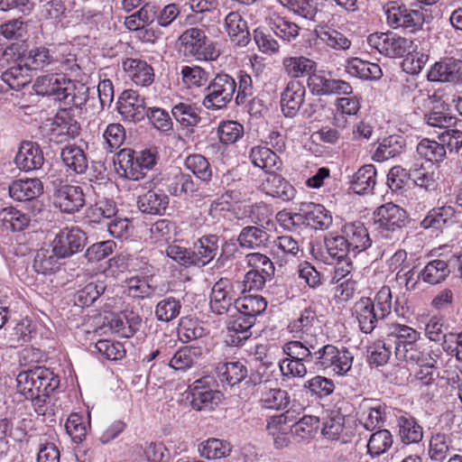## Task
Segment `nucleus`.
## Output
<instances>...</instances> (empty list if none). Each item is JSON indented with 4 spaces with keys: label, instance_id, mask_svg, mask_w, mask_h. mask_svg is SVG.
<instances>
[{
    "label": "nucleus",
    "instance_id": "f257e3e1",
    "mask_svg": "<svg viewBox=\"0 0 462 462\" xmlns=\"http://www.w3.org/2000/svg\"><path fill=\"white\" fill-rule=\"evenodd\" d=\"M37 95L53 97L75 106L84 105L88 100V88L80 84L77 88L64 74L51 73L38 77L34 83Z\"/></svg>",
    "mask_w": 462,
    "mask_h": 462
},
{
    "label": "nucleus",
    "instance_id": "f03ea898",
    "mask_svg": "<svg viewBox=\"0 0 462 462\" xmlns=\"http://www.w3.org/2000/svg\"><path fill=\"white\" fill-rule=\"evenodd\" d=\"M16 383L21 394L40 404L44 402L46 398L59 387L60 379L50 369L35 366L20 372L17 374Z\"/></svg>",
    "mask_w": 462,
    "mask_h": 462
},
{
    "label": "nucleus",
    "instance_id": "7ed1b4c3",
    "mask_svg": "<svg viewBox=\"0 0 462 462\" xmlns=\"http://www.w3.org/2000/svg\"><path fill=\"white\" fill-rule=\"evenodd\" d=\"M313 364L322 370H329L338 376L346 375L350 371L354 356L345 348H338L328 344L314 351Z\"/></svg>",
    "mask_w": 462,
    "mask_h": 462
},
{
    "label": "nucleus",
    "instance_id": "20e7f679",
    "mask_svg": "<svg viewBox=\"0 0 462 462\" xmlns=\"http://www.w3.org/2000/svg\"><path fill=\"white\" fill-rule=\"evenodd\" d=\"M407 219L406 211L392 202L383 204L374 212V224L378 235L386 239L397 238Z\"/></svg>",
    "mask_w": 462,
    "mask_h": 462
},
{
    "label": "nucleus",
    "instance_id": "39448f33",
    "mask_svg": "<svg viewBox=\"0 0 462 462\" xmlns=\"http://www.w3.org/2000/svg\"><path fill=\"white\" fill-rule=\"evenodd\" d=\"M205 32L197 27L185 30L179 37V42L185 56L197 60H216L220 51L214 43L207 44Z\"/></svg>",
    "mask_w": 462,
    "mask_h": 462
},
{
    "label": "nucleus",
    "instance_id": "423d86ee",
    "mask_svg": "<svg viewBox=\"0 0 462 462\" xmlns=\"http://www.w3.org/2000/svg\"><path fill=\"white\" fill-rule=\"evenodd\" d=\"M370 47L389 58H401L416 52L417 44L411 39L402 37L394 32L370 34L367 38Z\"/></svg>",
    "mask_w": 462,
    "mask_h": 462
},
{
    "label": "nucleus",
    "instance_id": "0eeeda50",
    "mask_svg": "<svg viewBox=\"0 0 462 462\" xmlns=\"http://www.w3.org/2000/svg\"><path fill=\"white\" fill-rule=\"evenodd\" d=\"M237 85L233 77L226 73H218L208 84V94L203 105L208 109H222L233 99Z\"/></svg>",
    "mask_w": 462,
    "mask_h": 462
},
{
    "label": "nucleus",
    "instance_id": "6e6552de",
    "mask_svg": "<svg viewBox=\"0 0 462 462\" xmlns=\"http://www.w3.org/2000/svg\"><path fill=\"white\" fill-rule=\"evenodd\" d=\"M383 9L387 23L393 29L402 28L414 32L424 23L422 11L408 8L400 0L388 2Z\"/></svg>",
    "mask_w": 462,
    "mask_h": 462
},
{
    "label": "nucleus",
    "instance_id": "1a4fd4ad",
    "mask_svg": "<svg viewBox=\"0 0 462 462\" xmlns=\"http://www.w3.org/2000/svg\"><path fill=\"white\" fill-rule=\"evenodd\" d=\"M9 196L16 201L32 202L34 215L42 210L43 204L37 199L43 193V184L37 178L18 179L13 180L8 188Z\"/></svg>",
    "mask_w": 462,
    "mask_h": 462
},
{
    "label": "nucleus",
    "instance_id": "9d476101",
    "mask_svg": "<svg viewBox=\"0 0 462 462\" xmlns=\"http://www.w3.org/2000/svg\"><path fill=\"white\" fill-rule=\"evenodd\" d=\"M240 291H242L241 282H232L228 279L217 281L214 284L210 294L211 310L217 315L227 312L237 300Z\"/></svg>",
    "mask_w": 462,
    "mask_h": 462
},
{
    "label": "nucleus",
    "instance_id": "9b49d317",
    "mask_svg": "<svg viewBox=\"0 0 462 462\" xmlns=\"http://www.w3.org/2000/svg\"><path fill=\"white\" fill-rule=\"evenodd\" d=\"M307 85L312 94L318 96L346 95L353 93L352 86L343 79L328 78L321 72H312Z\"/></svg>",
    "mask_w": 462,
    "mask_h": 462
},
{
    "label": "nucleus",
    "instance_id": "f8f14e48",
    "mask_svg": "<svg viewBox=\"0 0 462 462\" xmlns=\"http://www.w3.org/2000/svg\"><path fill=\"white\" fill-rule=\"evenodd\" d=\"M53 203L64 213L78 212L86 203L83 189L79 186L60 183L54 190Z\"/></svg>",
    "mask_w": 462,
    "mask_h": 462
},
{
    "label": "nucleus",
    "instance_id": "ddd939ff",
    "mask_svg": "<svg viewBox=\"0 0 462 462\" xmlns=\"http://www.w3.org/2000/svg\"><path fill=\"white\" fill-rule=\"evenodd\" d=\"M254 323V319L235 308L234 312L230 314L226 321L227 335L226 342L230 346L243 345L251 337V328Z\"/></svg>",
    "mask_w": 462,
    "mask_h": 462
},
{
    "label": "nucleus",
    "instance_id": "4468645a",
    "mask_svg": "<svg viewBox=\"0 0 462 462\" xmlns=\"http://www.w3.org/2000/svg\"><path fill=\"white\" fill-rule=\"evenodd\" d=\"M86 241L87 236L82 230L78 227H66L55 236L51 245L56 248L58 254L68 258L82 251Z\"/></svg>",
    "mask_w": 462,
    "mask_h": 462
},
{
    "label": "nucleus",
    "instance_id": "2eb2a0df",
    "mask_svg": "<svg viewBox=\"0 0 462 462\" xmlns=\"http://www.w3.org/2000/svg\"><path fill=\"white\" fill-rule=\"evenodd\" d=\"M144 98L133 89L122 92L117 101V111L127 122H140L146 114Z\"/></svg>",
    "mask_w": 462,
    "mask_h": 462
},
{
    "label": "nucleus",
    "instance_id": "dca6fc26",
    "mask_svg": "<svg viewBox=\"0 0 462 462\" xmlns=\"http://www.w3.org/2000/svg\"><path fill=\"white\" fill-rule=\"evenodd\" d=\"M292 407L280 415L272 416L267 420L266 430L273 439L274 446L277 448L287 447L290 443V433H291V423L295 420L293 415L295 410Z\"/></svg>",
    "mask_w": 462,
    "mask_h": 462
},
{
    "label": "nucleus",
    "instance_id": "f3484780",
    "mask_svg": "<svg viewBox=\"0 0 462 462\" xmlns=\"http://www.w3.org/2000/svg\"><path fill=\"white\" fill-rule=\"evenodd\" d=\"M427 78L433 82H462V60L446 58L434 63L428 72Z\"/></svg>",
    "mask_w": 462,
    "mask_h": 462
},
{
    "label": "nucleus",
    "instance_id": "a211bd4d",
    "mask_svg": "<svg viewBox=\"0 0 462 462\" xmlns=\"http://www.w3.org/2000/svg\"><path fill=\"white\" fill-rule=\"evenodd\" d=\"M306 88L297 80H290L281 96V106L286 117L297 115L305 101Z\"/></svg>",
    "mask_w": 462,
    "mask_h": 462
},
{
    "label": "nucleus",
    "instance_id": "6ab92c4d",
    "mask_svg": "<svg viewBox=\"0 0 462 462\" xmlns=\"http://www.w3.org/2000/svg\"><path fill=\"white\" fill-rule=\"evenodd\" d=\"M462 211H457L452 206L432 208L421 220L420 226L424 229L438 231L461 220Z\"/></svg>",
    "mask_w": 462,
    "mask_h": 462
},
{
    "label": "nucleus",
    "instance_id": "aec40b11",
    "mask_svg": "<svg viewBox=\"0 0 462 462\" xmlns=\"http://www.w3.org/2000/svg\"><path fill=\"white\" fill-rule=\"evenodd\" d=\"M288 328L295 337L313 339L312 337L319 328V320L315 310L311 307L304 309L297 318L290 322Z\"/></svg>",
    "mask_w": 462,
    "mask_h": 462
},
{
    "label": "nucleus",
    "instance_id": "412c9836",
    "mask_svg": "<svg viewBox=\"0 0 462 462\" xmlns=\"http://www.w3.org/2000/svg\"><path fill=\"white\" fill-rule=\"evenodd\" d=\"M16 166L23 171L41 169L44 162L43 152L40 145L33 142H23L15 155Z\"/></svg>",
    "mask_w": 462,
    "mask_h": 462
},
{
    "label": "nucleus",
    "instance_id": "4be33fe9",
    "mask_svg": "<svg viewBox=\"0 0 462 462\" xmlns=\"http://www.w3.org/2000/svg\"><path fill=\"white\" fill-rule=\"evenodd\" d=\"M354 314L358 322L359 328L364 333H371L378 321L384 318L378 315L371 298L362 297L354 305Z\"/></svg>",
    "mask_w": 462,
    "mask_h": 462
},
{
    "label": "nucleus",
    "instance_id": "5701e85b",
    "mask_svg": "<svg viewBox=\"0 0 462 462\" xmlns=\"http://www.w3.org/2000/svg\"><path fill=\"white\" fill-rule=\"evenodd\" d=\"M341 234L354 254L363 252L372 245L368 230L361 221L346 223L341 228Z\"/></svg>",
    "mask_w": 462,
    "mask_h": 462
},
{
    "label": "nucleus",
    "instance_id": "b1692460",
    "mask_svg": "<svg viewBox=\"0 0 462 462\" xmlns=\"http://www.w3.org/2000/svg\"><path fill=\"white\" fill-rule=\"evenodd\" d=\"M261 187L267 195L283 201L291 200L296 195L295 188L276 171L267 173Z\"/></svg>",
    "mask_w": 462,
    "mask_h": 462
},
{
    "label": "nucleus",
    "instance_id": "393cba45",
    "mask_svg": "<svg viewBox=\"0 0 462 462\" xmlns=\"http://www.w3.org/2000/svg\"><path fill=\"white\" fill-rule=\"evenodd\" d=\"M317 63L303 55L286 56L282 60V69L288 77L296 79L303 77L310 78L316 71Z\"/></svg>",
    "mask_w": 462,
    "mask_h": 462
},
{
    "label": "nucleus",
    "instance_id": "a878e982",
    "mask_svg": "<svg viewBox=\"0 0 462 462\" xmlns=\"http://www.w3.org/2000/svg\"><path fill=\"white\" fill-rule=\"evenodd\" d=\"M206 380L207 378L197 380L191 389V405L198 411L213 410L222 399L220 392L206 389L204 387V382Z\"/></svg>",
    "mask_w": 462,
    "mask_h": 462
},
{
    "label": "nucleus",
    "instance_id": "bb28decb",
    "mask_svg": "<svg viewBox=\"0 0 462 462\" xmlns=\"http://www.w3.org/2000/svg\"><path fill=\"white\" fill-rule=\"evenodd\" d=\"M300 211L308 225L315 229L325 230L332 225L333 218L331 213L320 204L312 202L302 203Z\"/></svg>",
    "mask_w": 462,
    "mask_h": 462
},
{
    "label": "nucleus",
    "instance_id": "cd10ccee",
    "mask_svg": "<svg viewBox=\"0 0 462 462\" xmlns=\"http://www.w3.org/2000/svg\"><path fill=\"white\" fill-rule=\"evenodd\" d=\"M409 171L410 178L418 187L426 190H435L437 189L440 172L434 163H430L427 166L423 164L419 166L415 163Z\"/></svg>",
    "mask_w": 462,
    "mask_h": 462
},
{
    "label": "nucleus",
    "instance_id": "c85d7f7f",
    "mask_svg": "<svg viewBox=\"0 0 462 462\" xmlns=\"http://www.w3.org/2000/svg\"><path fill=\"white\" fill-rule=\"evenodd\" d=\"M123 68L131 79L139 86H150L154 80V71L151 65L140 59H126Z\"/></svg>",
    "mask_w": 462,
    "mask_h": 462
},
{
    "label": "nucleus",
    "instance_id": "c756f323",
    "mask_svg": "<svg viewBox=\"0 0 462 462\" xmlns=\"http://www.w3.org/2000/svg\"><path fill=\"white\" fill-rule=\"evenodd\" d=\"M225 28L231 41L238 46H246L250 33L246 21L237 12H230L225 18Z\"/></svg>",
    "mask_w": 462,
    "mask_h": 462
},
{
    "label": "nucleus",
    "instance_id": "7c9ffc66",
    "mask_svg": "<svg viewBox=\"0 0 462 462\" xmlns=\"http://www.w3.org/2000/svg\"><path fill=\"white\" fill-rule=\"evenodd\" d=\"M218 238L216 236H205L194 244V251L191 252L193 265L205 266L209 263L217 254Z\"/></svg>",
    "mask_w": 462,
    "mask_h": 462
},
{
    "label": "nucleus",
    "instance_id": "2f4dec72",
    "mask_svg": "<svg viewBox=\"0 0 462 462\" xmlns=\"http://www.w3.org/2000/svg\"><path fill=\"white\" fill-rule=\"evenodd\" d=\"M203 355V349L199 346H188L177 350L171 359L168 358V365L176 370L185 372L193 367Z\"/></svg>",
    "mask_w": 462,
    "mask_h": 462
},
{
    "label": "nucleus",
    "instance_id": "473e14b6",
    "mask_svg": "<svg viewBox=\"0 0 462 462\" xmlns=\"http://www.w3.org/2000/svg\"><path fill=\"white\" fill-rule=\"evenodd\" d=\"M317 38L327 47L345 51L350 49L352 42L343 32L328 25H319L315 29Z\"/></svg>",
    "mask_w": 462,
    "mask_h": 462
},
{
    "label": "nucleus",
    "instance_id": "72a5a7b5",
    "mask_svg": "<svg viewBox=\"0 0 462 462\" xmlns=\"http://www.w3.org/2000/svg\"><path fill=\"white\" fill-rule=\"evenodd\" d=\"M251 162L266 173L276 171L282 168L280 157L265 146H254L249 153Z\"/></svg>",
    "mask_w": 462,
    "mask_h": 462
},
{
    "label": "nucleus",
    "instance_id": "f704fd0d",
    "mask_svg": "<svg viewBox=\"0 0 462 462\" xmlns=\"http://www.w3.org/2000/svg\"><path fill=\"white\" fill-rule=\"evenodd\" d=\"M169 204L168 196L161 190H149L139 196L137 200L138 208L146 214L162 215Z\"/></svg>",
    "mask_w": 462,
    "mask_h": 462
},
{
    "label": "nucleus",
    "instance_id": "c9c22d12",
    "mask_svg": "<svg viewBox=\"0 0 462 462\" xmlns=\"http://www.w3.org/2000/svg\"><path fill=\"white\" fill-rule=\"evenodd\" d=\"M346 71L352 77L365 80H376L383 75L378 64L359 58L348 59L346 64Z\"/></svg>",
    "mask_w": 462,
    "mask_h": 462
},
{
    "label": "nucleus",
    "instance_id": "e433bc0d",
    "mask_svg": "<svg viewBox=\"0 0 462 462\" xmlns=\"http://www.w3.org/2000/svg\"><path fill=\"white\" fill-rule=\"evenodd\" d=\"M59 60L57 55L51 53L44 46L33 47L27 51L22 57L21 61L30 71L42 69L45 67L55 63Z\"/></svg>",
    "mask_w": 462,
    "mask_h": 462
},
{
    "label": "nucleus",
    "instance_id": "4c0bfd02",
    "mask_svg": "<svg viewBox=\"0 0 462 462\" xmlns=\"http://www.w3.org/2000/svg\"><path fill=\"white\" fill-rule=\"evenodd\" d=\"M376 184V169L372 164L362 166L352 177L351 189L358 195L370 194Z\"/></svg>",
    "mask_w": 462,
    "mask_h": 462
},
{
    "label": "nucleus",
    "instance_id": "58836bf2",
    "mask_svg": "<svg viewBox=\"0 0 462 462\" xmlns=\"http://www.w3.org/2000/svg\"><path fill=\"white\" fill-rule=\"evenodd\" d=\"M399 437L403 444H416L423 438L422 427L411 415H402L397 419Z\"/></svg>",
    "mask_w": 462,
    "mask_h": 462
},
{
    "label": "nucleus",
    "instance_id": "ea45409f",
    "mask_svg": "<svg viewBox=\"0 0 462 462\" xmlns=\"http://www.w3.org/2000/svg\"><path fill=\"white\" fill-rule=\"evenodd\" d=\"M360 100L356 97H338L335 100L333 124L344 129L347 121L346 116H356L360 110Z\"/></svg>",
    "mask_w": 462,
    "mask_h": 462
},
{
    "label": "nucleus",
    "instance_id": "a19ab883",
    "mask_svg": "<svg viewBox=\"0 0 462 462\" xmlns=\"http://www.w3.org/2000/svg\"><path fill=\"white\" fill-rule=\"evenodd\" d=\"M61 259H65L62 255L58 254L56 248H42L37 252L34 258L33 268L37 273L48 274L59 270Z\"/></svg>",
    "mask_w": 462,
    "mask_h": 462
},
{
    "label": "nucleus",
    "instance_id": "79ce46f5",
    "mask_svg": "<svg viewBox=\"0 0 462 462\" xmlns=\"http://www.w3.org/2000/svg\"><path fill=\"white\" fill-rule=\"evenodd\" d=\"M453 450L452 440L445 433L433 434L429 441L428 456L432 462H444Z\"/></svg>",
    "mask_w": 462,
    "mask_h": 462
},
{
    "label": "nucleus",
    "instance_id": "37998d69",
    "mask_svg": "<svg viewBox=\"0 0 462 462\" xmlns=\"http://www.w3.org/2000/svg\"><path fill=\"white\" fill-rule=\"evenodd\" d=\"M269 236V234L263 228L248 226L241 230L237 241L242 248L258 249L265 246Z\"/></svg>",
    "mask_w": 462,
    "mask_h": 462
},
{
    "label": "nucleus",
    "instance_id": "c03bdc74",
    "mask_svg": "<svg viewBox=\"0 0 462 462\" xmlns=\"http://www.w3.org/2000/svg\"><path fill=\"white\" fill-rule=\"evenodd\" d=\"M60 156L64 164L78 174L84 173L88 169V158L80 147L75 145L65 146Z\"/></svg>",
    "mask_w": 462,
    "mask_h": 462
},
{
    "label": "nucleus",
    "instance_id": "a18cd8bd",
    "mask_svg": "<svg viewBox=\"0 0 462 462\" xmlns=\"http://www.w3.org/2000/svg\"><path fill=\"white\" fill-rule=\"evenodd\" d=\"M1 79L8 88L17 91L31 82L32 75L24 65L18 64L3 72Z\"/></svg>",
    "mask_w": 462,
    "mask_h": 462
},
{
    "label": "nucleus",
    "instance_id": "49530a36",
    "mask_svg": "<svg viewBox=\"0 0 462 462\" xmlns=\"http://www.w3.org/2000/svg\"><path fill=\"white\" fill-rule=\"evenodd\" d=\"M404 150L403 139L401 136L391 135L384 138L373 154L376 162H383L401 154Z\"/></svg>",
    "mask_w": 462,
    "mask_h": 462
},
{
    "label": "nucleus",
    "instance_id": "de8ad7c7",
    "mask_svg": "<svg viewBox=\"0 0 462 462\" xmlns=\"http://www.w3.org/2000/svg\"><path fill=\"white\" fill-rule=\"evenodd\" d=\"M448 263L436 259L429 262L420 271V279L430 284H438L443 282L449 274Z\"/></svg>",
    "mask_w": 462,
    "mask_h": 462
},
{
    "label": "nucleus",
    "instance_id": "09e8293b",
    "mask_svg": "<svg viewBox=\"0 0 462 462\" xmlns=\"http://www.w3.org/2000/svg\"><path fill=\"white\" fill-rule=\"evenodd\" d=\"M235 308L255 319L266 310L267 301L259 294H249L237 298Z\"/></svg>",
    "mask_w": 462,
    "mask_h": 462
},
{
    "label": "nucleus",
    "instance_id": "8fccbe9b",
    "mask_svg": "<svg viewBox=\"0 0 462 462\" xmlns=\"http://www.w3.org/2000/svg\"><path fill=\"white\" fill-rule=\"evenodd\" d=\"M303 340L305 344L298 340L288 342L284 345L283 351L290 358L313 363V360H315L314 352L312 353V349L315 347L314 339L306 338Z\"/></svg>",
    "mask_w": 462,
    "mask_h": 462
},
{
    "label": "nucleus",
    "instance_id": "3c124183",
    "mask_svg": "<svg viewBox=\"0 0 462 462\" xmlns=\"http://www.w3.org/2000/svg\"><path fill=\"white\" fill-rule=\"evenodd\" d=\"M388 337L394 339L395 348L402 345L405 346L415 344L420 337V332L414 328L397 323L388 325Z\"/></svg>",
    "mask_w": 462,
    "mask_h": 462
},
{
    "label": "nucleus",
    "instance_id": "603ef678",
    "mask_svg": "<svg viewBox=\"0 0 462 462\" xmlns=\"http://www.w3.org/2000/svg\"><path fill=\"white\" fill-rule=\"evenodd\" d=\"M198 451L207 459H218L225 457L231 452L229 443L219 439H208L198 446Z\"/></svg>",
    "mask_w": 462,
    "mask_h": 462
},
{
    "label": "nucleus",
    "instance_id": "864d4df0",
    "mask_svg": "<svg viewBox=\"0 0 462 462\" xmlns=\"http://www.w3.org/2000/svg\"><path fill=\"white\" fill-rule=\"evenodd\" d=\"M184 166L201 181L209 182L211 180L212 168L208 159L203 155L199 153L189 155L185 159Z\"/></svg>",
    "mask_w": 462,
    "mask_h": 462
},
{
    "label": "nucleus",
    "instance_id": "5fc2aeb1",
    "mask_svg": "<svg viewBox=\"0 0 462 462\" xmlns=\"http://www.w3.org/2000/svg\"><path fill=\"white\" fill-rule=\"evenodd\" d=\"M269 25L274 34L285 42H290L299 36V25L283 17L278 15L272 16Z\"/></svg>",
    "mask_w": 462,
    "mask_h": 462
},
{
    "label": "nucleus",
    "instance_id": "6e6d98bb",
    "mask_svg": "<svg viewBox=\"0 0 462 462\" xmlns=\"http://www.w3.org/2000/svg\"><path fill=\"white\" fill-rule=\"evenodd\" d=\"M181 83L187 88H198L207 84L208 72L197 65H185L180 69Z\"/></svg>",
    "mask_w": 462,
    "mask_h": 462
},
{
    "label": "nucleus",
    "instance_id": "4d7b16f0",
    "mask_svg": "<svg viewBox=\"0 0 462 462\" xmlns=\"http://www.w3.org/2000/svg\"><path fill=\"white\" fill-rule=\"evenodd\" d=\"M173 117L184 126H195L200 121L199 109L192 104L180 102L172 106Z\"/></svg>",
    "mask_w": 462,
    "mask_h": 462
},
{
    "label": "nucleus",
    "instance_id": "13d9d810",
    "mask_svg": "<svg viewBox=\"0 0 462 462\" xmlns=\"http://www.w3.org/2000/svg\"><path fill=\"white\" fill-rule=\"evenodd\" d=\"M106 287L104 281L92 279L77 291L76 301L80 306H89L104 293Z\"/></svg>",
    "mask_w": 462,
    "mask_h": 462
},
{
    "label": "nucleus",
    "instance_id": "bf43d9fd",
    "mask_svg": "<svg viewBox=\"0 0 462 462\" xmlns=\"http://www.w3.org/2000/svg\"><path fill=\"white\" fill-rule=\"evenodd\" d=\"M417 152L431 163L441 162L446 157L444 143L428 138L418 143Z\"/></svg>",
    "mask_w": 462,
    "mask_h": 462
},
{
    "label": "nucleus",
    "instance_id": "052dcab7",
    "mask_svg": "<svg viewBox=\"0 0 462 462\" xmlns=\"http://www.w3.org/2000/svg\"><path fill=\"white\" fill-rule=\"evenodd\" d=\"M393 442V435L388 430H379L369 438L368 453L372 457H378L385 453L392 447Z\"/></svg>",
    "mask_w": 462,
    "mask_h": 462
},
{
    "label": "nucleus",
    "instance_id": "680f3d73",
    "mask_svg": "<svg viewBox=\"0 0 462 462\" xmlns=\"http://www.w3.org/2000/svg\"><path fill=\"white\" fill-rule=\"evenodd\" d=\"M0 217L6 227L13 231H23L30 223V217L27 214L13 207L3 208Z\"/></svg>",
    "mask_w": 462,
    "mask_h": 462
},
{
    "label": "nucleus",
    "instance_id": "e2e57ef3",
    "mask_svg": "<svg viewBox=\"0 0 462 462\" xmlns=\"http://www.w3.org/2000/svg\"><path fill=\"white\" fill-rule=\"evenodd\" d=\"M261 403L265 409L282 410L290 403V396L280 388L267 389L262 393Z\"/></svg>",
    "mask_w": 462,
    "mask_h": 462
},
{
    "label": "nucleus",
    "instance_id": "0e129e2a",
    "mask_svg": "<svg viewBox=\"0 0 462 462\" xmlns=\"http://www.w3.org/2000/svg\"><path fill=\"white\" fill-rule=\"evenodd\" d=\"M244 135V126L236 121H223L218 125L217 136L220 143L232 144Z\"/></svg>",
    "mask_w": 462,
    "mask_h": 462
},
{
    "label": "nucleus",
    "instance_id": "69168bd1",
    "mask_svg": "<svg viewBox=\"0 0 462 462\" xmlns=\"http://www.w3.org/2000/svg\"><path fill=\"white\" fill-rule=\"evenodd\" d=\"M168 190L174 196L192 195L197 187L189 174L179 171L171 180Z\"/></svg>",
    "mask_w": 462,
    "mask_h": 462
},
{
    "label": "nucleus",
    "instance_id": "338daca9",
    "mask_svg": "<svg viewBox=\"0 0 462 462\" xmlns=\"http://www.w3.org/2000/svg\"><path fill=\"white\" fill-rule=\"evenodd\" d=\"M395 356L399 360L418 365L426 360L430 362V364L432 363V356L429 352L420 350L416 343L409 346H399L396 347Z\"/></svg>",
    "mask_w": 462,
    "mask_h": 462
},
{
    "label": "nucleus",
    "instance_id": "774afa93",
    "mask_svg": "<svg viewBox=\"0 0 462 462\" xmlns=\"http://www.w3.org/2000/svg\"><path fill=\"white\" fill-rule=\"evenodd\" d=\"M105 149L113 152L118 149L125 139V131L122 125L113 123L109 124L103 133Z\"/></svg>",
    "mask_w": 462,
    "mask_h": 462
}]
</instances>
